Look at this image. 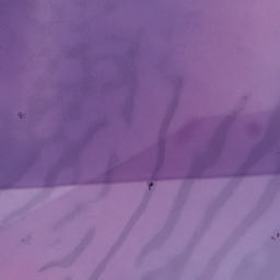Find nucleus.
Listing matches in <instances>:
<instances>
[{"instance_id":"f257e3e1","label":"nucleus","mask_w":280,"mask_h":280,"mask_svg":"<svg viewBox=\"0 0 280 280\" xmlns=\"http://www.w3.org/2000/svg\"><path fill=\"white\" fill-rule=\"evenodd\" d=\"M149 189H152V183L150 184Z\"/></svg>"}]
</instances>
